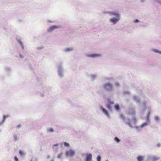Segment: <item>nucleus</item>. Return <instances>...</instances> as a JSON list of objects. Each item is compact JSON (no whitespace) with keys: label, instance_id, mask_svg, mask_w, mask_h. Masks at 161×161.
Instances as JSON below:
<instances>
[{"label":"nucleus","instance_id":"1","mask_svg":"<svg viewBox=\"0 0 161 161\" xmlns=\"http://www.w3.org/2000/svg\"><path fill=\"white\" fill-rule=\"evenodd\" d=\"M111 14L112 15H115L117 17V18H113L110 19V21L111 22L113 23L114 24H115L119 20V15L118 13H112Z\"/></svg>","mask_w":161,"mask_h":161},{"label":"nucleus","instance_id":"2","mask_svg":"<svg viewBox=\"0 0 161 161\" xmlns=\"http://www.w3.org/2000/svg\"><path fill=\"white\" fill-rule=\"evenodd\" d=\"M105 89L107 90H110L112 89V86L109 83L106 84L104 86Z\"/></svg>","mask_w":161,"mask_h":161},{"label":"nucleus","instance_id":"3","mask_svg":"<svg viewBox=\"0 0 161 161\" xmlns=\"http://www.w3.org/2000/svg\"><path fill=\"white\" fill-rule=\"evenodd\" d=\"M75 152L74 151L70 150L69 151H67L66 152V155L67 156H73L75 154Z\"/></svg>","mask_w":161,"mask_h":161},{"label":"nucleus","instance_id":"4","mask_svg":"<svg viewBox=\"0 0 161 161\" xmlns=\"http://www.w3.org/2000/svg\"><path fill=\"white\" fill-rule=\"evenodd\" d=\"M101 110L108 117H109V114L107 110L103 108H101Z\"/></svg>","mask_w":161,"mask_h":161},{"label":"nucleus","instance_id":"5","mask_svg":"<svg viewBox=\"0 0 161 161\" xmlns=\"http://www.w3.org/2000/svg\"><path fill=\"white\" fill-rule=\"evenodd\" d=\"M58 28V26L53 25L50 27V28L48 29L47 31L48 32H50L52 31L53 30L57 29Z\"/></svg>","mask_w":161,"mask_h":161},{"label":"nucleus","instance_id":"6","mask_svg":"<svg viewBox=\"0 0 161 161\" xmlns=\"http://www.w3.org/2000/svg\"><path fill=\"white\" fill-rule=\"evenodd\" d=\"M92 155L91 154H88L86 158V161H91Z\"/></svg>","mask_w":161,"mask_h":161},{"label":"nucleus","instance_id":"7","mask_svg":"<svg viewBox=\"0 0 161 161\" xmlns=\"http://www.w3.org/2000/svg\"><path fill=\"white\" fill-rule=\"evenodd\" d=\"M87 56L89 57H95L99 56V55L97 54H88L87 55Z\"/></svg>","mask_w":161,"mask_h":161},{"label":"nucleus","instance_id":"8","mask_svg":"<svg viewBox=\"0 0 161 161\" xmlns=\"http://www.w3.org/2000/svg\"><path fill=\"white\" fill-rule=\"evenodd\" d=\"M144 159V157L141 156H139L137 158V159L138 161H142Z\"/></svg>","mask_w":161,"mask_h":161},{"label":"nucleus","instance_id":"9","mask_svg":"<svg viewBox=\"0 0 161 161\" xmlns=\"http://www.w3.org/2000/svg\"><path fill=\"white\" fill-rule=\"evenodd\" d=\"M115 109L117 110L118 111L119 110V106L118 105H115Z\"/></svg>","mask_w":161,"mask_h":161},{"label":"nucleus","instance_id":"10","mask_svg":"<svg viewBox=\"0 0 161 161\" xmlns=\"http://www.w3.org/2000/svg\"><path fill=\"white\" fill-rule=\"evenodd\" d=\"M63 144L65 147H68L69 146V143H68L66 142H64Z\"/></svg>","mask_w":161,"mask_h":161},{"label":"nucleus","instance_id":"11","mask_svg":"<svg viewBox=\"0 0 161 161\" xmlns=\"http://www.w3.org/2000/svg\"><path fill=\"white\" fill-rule=\"evenodd\" d=\"M48 131L49 132H53L54 131V130L52 128H50L48 130Z\"/></svg>","mask_w":161,"mask_h":161},{"label":"nucleus","instance_id":"12","mask_svg":"<svg viewBox=\"0 0 161 161\" xmlns=\"http://www.w3.org/2000/svg\"><path fill=\"white\" fill-rule=\"evenodd\" d=\"M63 153H60L59 154H58L57 156V158H61L62 155L63 154Z\"/></svg>","mask_w":161,"mask_h":161},{"label":"nucleus","instance_id":"13","mask_svg":"<svg viewBox=\"0 0 161 161\" xmlns=\"http://www.w3.org/2000/svg\"><path fill=\"white\" fill-rule=\"evenodd\" d=\"M19 153L20 154V155H24V153L23 151H22L21 150H20L19 151Z\"/></svg>","mask_w":161,"mask_h":161},{"label":"nucleus","instance_id":"14","mask_svg":"<svg viewBox=\"0 0 161 161\" xmlns=\"http://www.w3.org/2000/svg\"><path fill=\"white\" fill-rule=\"evenodd\" d=\"M115 140L117 142H119L120 141V140L117 137L115 138Z\"/></svg>","mask_w":161,"mask_h":161},{"label":"nucleus","instance_id":"15","mask_svg":"<svg viewBox=\"0 0 161 161\" xmlns=\"http://www.w3.org/2000/svg\"><path fill=\"white\" fill-rule=\"evenodd\" d=\"M101 159V157L99 155L97 156V161H100Z\"/></svg>","mask_w":161,"mask_h":161},{"label":"nucleus","instance_id":"16","mask_svg":"<svg viewBox=\"0 0 161 161\" xmlns=\"http://www.w3.org/2000/svg\"><path fill=\"white\" fill-rule=\"evenodd\" d=\"M107 108L109 110H110L111 109V107L109 105H107Z\"/></svg>","mask_w":161,"mask_h":161},{"label":"nucleus","instance_id":"17","mask_svg":"<svg viewBox=\"0 0 161 161\" xmlns=\"http://www.w3.org/2000/svg\"><path fill=\"white\" fill-rule=\"evenodd\" d=\"M14 139L15 141H16L17 140V137L15 135L14 136Z\"/></svg>","mask_w":161,"mask_h":161},{"label":"nucleus","instance_id":"18","mask_svg":"<svg viewBox=\"0 0 161 161\" xmlns=\"http://www.w3.org/2000/svg\"><path fill=\"white\" fill-rule=\"evenodd\" d=\"M147 123H145L142 125V127H143L144 126H146L147 125Z\"/></svg>","mask_w":161,"mask_h":161},{"label":"nucleus","instance_id":"19","mask_svg":"<svg viewBox=\"0 0 161 161\" xmlns=\"http://www.w3.org/2000/svg\"><path fill=\"white\" fill-rule=\"evenodd\" d=\"M120 116H121V118H122L123 119H125V116H124L123 115H122V114Z\"/></svg>","mask_w":161,"mask_h":161},{"label":"nucleus","instance_id":"20","mask_svg":"<svg viewBox=\"0 0 161 161\" xmlns=\"http://www.w3.org/2000/svg\"><path fill=\"white\" fill-rule=\"evenodd\" d=\"M18 42H19V43L22 46H23V43L22 42L20 41V40H19L18 41Z\"/></svg>","mask_w":161,"mask_h":161},{"label":"nucleus","instance_id":"21","mask_svg":"<svg viewBox=\"0 0 161 161\" xmlns=\"http://www.w3.org/2000/svg\"><path fill=\"white\" fill-rule=\"evenodd\" d=\"M153 159L154 160H158V158L156 157H154L153 158Z\"/></svg>","mask_w":161,"mask_h":161},{"label":"nucleus","instance_id":"22","mask_svg":"<svg viewBox=\"0 0 161 161\" xmlns=\"http://www.w3.org/2000/svg\"><path fill=\"white\" fill-rule=\"evenodd\" d=\"M156 120H158L159 119V117L158 116H155V117Z\"/></svg>","mask_w":161,"mask_h":161},{"label":"nucleus","instance_id":"23","mask_svg":"<svg viewBox=\"0 0 161 161\" xmlns=\"http://www.w3.org/2000/svg\"><path fill=\"white\" fill-rule=\"evenodd\" d=\"M14 160L15 161H18V159L16 156L14 157Z\"/></svg>","mask_w":161,"mask_h":161},{"label":"nucleus","instance_id":"24","mask_svg":"<svg viewBox=\"0 0 161 161\" xmlns=\"http://www.w3.org/2000/svg\"><path fill=\"white\" fill-rule=\"evenodd\" d=\"M91 77H92V79L93 80V79H94V78H95L96 77V76L95 75H92Z\"/></svg>","mask_w":161,"mask_h":161},{"label":"nucleus","instance_id":"25","mask_svg":"<svg viewBox=\"0 0 161 161\" xmlns=\"http://www.w3.org/2000/svg\"><path fill=\"white\" fill-rule=\"evenodd\" d=\"M21 126V125L20 124H19L17 126V128H19V127H20Z\"/></svg>","mask_w":161,"mask_h":161},{"label":"nucleus","instance_id":"26","mask_svg":"<svg viewBox=\"0 0 161 161\" xmlns=\"http://www.w3.org/2000/svg\"><path fill=\"white\" fill-rule=\"evenodd\" d=\"M6 117H7V116H5L3 117V121H5V119Z\"/></svg>","mask_w":161,"mask_h":161},{"label":"nucleus","instance_id":"27","mask_svg":"<svg viewBox=\"0 0 161 161\" xmlns=\"http://www.w3.org/2000/svg\"><path fill=\"white\" fill-rule=\"evenodd\" d=\"M128 124L130 126H132L131 125V124L130 123H128Z\"/></svg>","mask_w":161,"mask_h":161},{"label":"nucleus","instance_id":"28","mask_svg":"<svg viewBox=\"0 0 161 161\" xmlns=\"http://www.w3.org/2000/svg\"><path fill=\"white\" fill-rule=\"evenodd\" d=\"M139 21V20H138V19H136L135 20V22H138Z\"/></svg>","mask_w":161,"mask_h":161},{"label":"nucleus","instance_id":"29","mask_svg":"<svg viewBox=\"0 0 161 161\" xmlns=\"http://www.w3.org/2000/svg\"><path fill=\"white\" fill-rule=\"evenodd\" d=\"M58 144H54L55 146H58Z\"/></svg>","mask_w":161,"mask_h":161},{"label":"nucleus","instance_id":"30","mask_svg":"<svg viewBox=\"0 0 161 161\" xmlns=\"http://www.w3.org/2000/svg\"><path fill=\"white\" fill-rule=\"evenodd\" d=\"M67 50H68V51H69V50H70V49H69L68 48V49H67Z\"/></svg>","mask_w":161,"mask_h":161},{"label":"nucleus","instance_id":"31","mask_svg":"<svg viewBox=\"0 0 161 161\" xmlns=\"http://www.w3.org/2000/svg\"><path fill=\"white\" fill-rule=\"evenodd\" d=\"M20 57H21V58H22V57H23V56H22V55H20Z\"/></svg>","mask_w":161,"mask_h":161},{"label":"nucleus","instance_id":"32","mask_svg":"<svg viewBox=\"0 0 161 161\" xmlns=\"http://www.w3.org/2000/svg\"><path fill=\"white\" fill-rule=\"evenodd\" d=\"M159 52L160 53V54H161V52L160 51Z\"/></svg>","mask_w":161,"mask_h":161},{"label":"nucleus","instance_id":"33","mask_svg":"<svg viewBox=\"0 0 161 161\" xmlns=\"http://www.w3.org/2000/svg\"><path fill=\"white\" fill-rule=\"evenodd\" d=\"M35 160H36H36H37L36 159Z\"/></svg>","mask_w":161,"mask_h":161},{"label":"nucleus","instance_id":"34","mask_svg":"<svg viewBox=\"0 0 161 161\" xmlns=\"http://www.w3.org/2000/svg\"><path fill=\"white\" fill-rule=\"evenodd\" d=\"M31 161H32V160H31Z\"/></svg>","mask_w":161,"mask_h":161}]
</instances>
